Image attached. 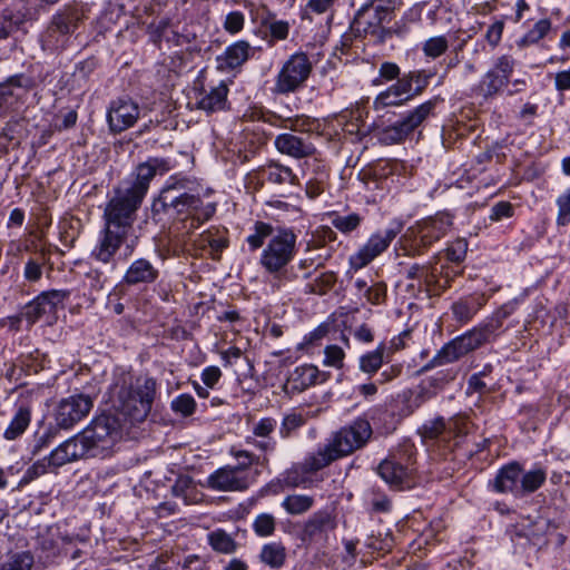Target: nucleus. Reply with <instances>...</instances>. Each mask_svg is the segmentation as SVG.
I'll return each instance as SVG.
<instances>
[{
  "mask_svg": "<svg viewBox=\"0 0 570 570\" xmlns=\"http://www.w3.org/2000/svg\"><path fill=\"white\" fill-rule=\"evenodd\" d=\"M277 422L273 417H262L253 424L252 436L246 438V443L262 452H273L276 449V441L272 438Z\"/></svg>",
  "mask_w": 570,
  "mask_h": 570,
  "instance_id": "21",
  "label": "nucleus"
},
{
  "mask_svg": "<svg viewBox=\"0 0 570 570\" xmlns=\"http://www.w3.org/2000/svg\"><path fill=\"white\" fill-rule=\"evenodd\" d=\"M400 230L401 226H397L396 228H387L383 232L373 234L360 250L351 256L350 262L352 267L360 269L370 264L390 246L391 242L396 237Z\"/></svg>",
  "mask_w": 570,
  "mask_h": 570,
  "instance_id": "17",
  "label": "nucleus"
},
{
  "mask_svg": "<svg viewBox=\"0 0 570 570\" xmlns=\"http://www.w3.org/2000/svg\"><path fill=\"white\" fill-rule=\"evenodd\" d=\"M324 365L337 370L344 366L345 352L338 345H328L324 350Z\"/></svg>",
  "mask_w": 570,
  "mask_h": 570,
  "instance_id": "57",
  "label": "nucleus"
},
{
  "mask_svg": "<svg viewBox=\"0 0 570 570\" xmlns=\"http://www.w3.org/2000/svg\"><path fill=\"white\" fill-rule=\"evenodd\" d=\"M228 87L222 81L209 90H202L196 100L197 109L206 112H216L225 109L227 104Z\"/></svg>",
  "mask_w": 570,
  "mask_h": 570,
  "instance_id": "26",
  "label": "nucleus"
},
{
  "mask_svg": "<svg viewBox=\"0 0 570 570\" xmlns=\"http://www.w3.org/2000/svg\"><path fill=\"white\" fill-rule=\"evenodd\" d=\"M487 343L481 331L478 327L455 337L450 343L445 344L438 354L422 368L428 371L432 367L444 365L458 361L460 357L476 350Z\"/></svg>",
  "mask_w": 570,
  "mask_h": 570,
  "instance_id": "12",
  "label": "nucleus"
},
{
  "mask_svg": "<svg viewBox=\"0 0 570 570\" xmlns=\"http://www.w3.org/2000/svg\"><path fill=\"white\" fill-rule=\"evenodd\" d=\"M31 420V412L29 407L20 406L11 420L10 424L4 431V438L7 440H16L19 438L26 429L29 426Z\"/></svg>",
  "mask_w": 570,
  "mask_h": 570,
  "instance_id": "35",
  "label": "nucleus"
},
{
  "mask_svg": "<svg viewBox=\"0 0 570 570\" xmlns=\"http://www.w3.org/2000/svg\"><path fill=\"white\" fill-rule=\"evenodd\" d=\"M82 19L80 9L69 3L59 9L48 23L41 37L42 47L49 50L63 48Z\"/></svg>",
  "mask_w": 570,
  "mask_h": 570,
  "instance_id": "7",
  "label": "nucleus"
},
{
  "mask_svg": "<svg viewBox=\"0 0 570 570\" xmlns=\"http://www.w3.org/2000/svg\"><path fill=\"white\" fill-rule=\"evenodd\" d=\"M433 269L436 272V283L435 285H432V295H440L444 292L450 287L452 279L460 274L459 269L445 265H441L440 267L434 265Z\"/></svg>",
  "mask_w": 570,
  "mask_h": 570,
  "instance_id": "41",
  "label": "nucleus"
},
{
  "mask_svg": "<svg viewBox=\"0 0 570 570\" xmlns=\"http://www.w3.org/2000/svg\"><path fill=\"white\" fill-rule=\"evenodd\" d=\"M29 82V79L22 75H16L0 83V108L11 105L14 99L19 98L28 88Z\"/></svg>",
  "mask_w": 570,
  "mask_h": 570,
  "instance_id": "29",
  "label": "nucleus"
},
{
  "mask_svg": "<svg viewBox=\"0 0 570 570\" xmlns=\"http://www.w3.org/2000/svg\"><path fill=\"white\" fill-rule=\"evenodd\" d=\"M451 226V216L442 213L434 217H429L409 228L405 237L412 239L411 247L413 253L421 254L423 249L445 236Z\"/></svg>",
  "mask_w": 570,
  "mask_h": 570,
  "instance_id": "11",
  "label": "nucleus"
},
{
  "mask_svg": "<svg viewBox=\"0 0 570 570\" xmlns=\"http://www.w3.org/2000/svg\"><path fill=\"white\" fill-rule=\"evenodd\" d=\"M377 471L381 478L393 487L402 485L407 476V469L394 460H384Z\"/></svg>",
  "mask_w": 570,
  "mask_h": 570,
  "instance_id": "31",
  "label": "nucleus"
},
{
  "mask_svg": "<svg viewBox=\"0 0 570 570\" xmlns=\"http://www.w3.org/2000/svg\"><path fill=\"white\" fill-rule=\"evenodd\" d=\"M430 75L425 73L424 71H412L407 75H404V78L409 80L411 87H412V94L410 97L419 96L423 92V90L429 85Z\"/></svg>",
  "mask_w": 570,
  "mask_h": 570,
  "instance_id": "58",
  "label": "nucleus"
},
{
  "mask_svg": "<svg viewBox=\"0 0 570 570\" xmlns=\"http://www.w3.org/2000/svg\"><path fill=\"white\" fill-rule=\"evenodd\" d=\"M446 431V423L443 417H436L425 423L419 433L423 440H436Z\"/></svg>",
  "mask_w": 570,
  "mask_h": 570,
  "instance_id": "51",
  "label": "nucleus"
},
{
  "mask_svg": "<svg viewBox=\"0 0 570 570\" xmlns=\"http://www.w3.org/2000/svg\"><path fill=\"white\" fill-rule=\"evenodd\" d=\"M312 72V63L305 53H295L284 63L277 75L275 91L286 95L299 89Z\"/></svg>",
  "mask_w": 570,
  "mask_h": 570,
  "instance_id": "13",
  "label": "nucleus"
},
{
  "mask_svg": "<svg viewBox=\"0 0 570 570\" xmlns=\"http://www.w3.org/2000/svg\"><path fill=\"white\" fill-rule=\"evenodd\" d=\"M275 147L281 154L295 159L312 157L316 153V147L308 135L281 134L275 138Z\"/></svg>",
  "mask_w": 570,
  "mask_h": 570,
  "instance_id": "19",
  "label": "nucleus"
},
{
  "mask_svg": "<svg viewBox=\"0 0 570 570\" xmlns=\"http://www.w3.org/2000/svg\"><path fill=\"white\" fill-rule=\"evenodd\" d=\"M158 269L146 258L135 259L124 275L127 285L150 284L158 278Z\"/></svg>",
  "mask_w": 570,
  "mask_h": 570,
  "instance_id": "25",
  "label": "nucleus"
},
{
  "mask_svg": "<svg viewBox=\"0 0 570 570\" xmlns=\"http://www.w3.org/2000/svg\"><path fill=\"white\" fill-rule=\"evenodd\" d=\"M254 55V48L245 40H238L228 46L216 57L217 69L232 71L242 67Z\"/></svg>",
  "mask_w": 570,
  "mask_h": 570,
  "instance_id": "20",
  "label": "nucleus"
},
{
  "mask_svg": "<svg viewBox=\"0 0 570 570\" xmlns=\"http://www.w3.org/2000/svg\"><path fill=\"white\" fill-rule=\"evenodd\" d=\"M303 423L304 419L301 414L291 413L285 415L279 428V435L283 439L289 438Z\"/></svg>",
  "mask_w": 570,
  "mask_h": 570,
  "instance_id": "59",
  "label": "nucleus"
},
{
  "mask_svg": "<svg viewBox=\"0 0 570 570\" xmlns=\"http://www.w3.org/2000/svg\"><path fill=\"white\" fill-rule=\"evenodd\" d=\"M276 521L269 513L258 514L253 523L255 533L259 537H269L275 532Z\"/></svg>",
  "mask_w": 570,
  "mask_h": 570,
  "instance_id": "49",
  "label": "nucleus"
},
{
  "mask_svg": "<svg viewBox=\"0 0 570 570\" xmlns=\"http://www.w3.org/2000/svg\"><path fill=\"white\" fill-rule=\"evenodd\" d=\"M259 559L264 564L273 569H279L284 566L286 560V548L281 542L264 544L261 550Z\"/></svg>",
  "mask_w": 570,
  "mask_h": 570,
  "instance_id": "33",
  "label": "nucleus"
},
{
  "mask_svg": "<svg viewBox=\"0 0 570 570\" xmlns=\"http://www.w3.org/2000/svg\"><path fill=\"white\" fill-rule=\"evenodd\" d=\"M39 9L6 8L0 12V40L12 38L19 40L28 33L27 23L38 19Z\"/></svg>",
  "mask_w": 570,
  "mask_h": 570,
  "instance_id": "16",
  "label": "nucleus"
},
{
  "mask_svg": "<svg viewBox=\"0 0 570 570\" xmlns=\"http://www.w3.org/2000/svg\"><path fill=\"white\" fill-rule=\"evenodd\" d=\"M46 263V257L40 254L36 257H30L26 265L23 276L28 282H38L42 276V267Z\"/></svg>",
  "mask_w": 570,
  "mask_h": 570,
  "instance_id": "50",
  "label": "nucleus"
},
{
  "mask_svg": "<svg viewBox=\"0 0 570 570\" xmlns=\"http://www.w3.org/2000/svg\"><path fill=\"white\" fill-rule=\"evenodd\" d=\"M372 3L364 6L361 8L355 17V24L357 28L363 27V30L366 32L367 30L380 26L382 22H375V10Z\"/></svg>",
  "mask_w": 570,
  "mask_h": 570,
  "instance_id": "52",
  "label": "nucleus"
},
{
  "mask_svg": "<svg viewBox=\"0 0 570 570\" xmlns=\"http://www.w3.org/2000/svg\"><path fill=\"white\" fill-rule=\"evenodd\" d=\"M35 559L31 552L20 551L11 553L0 563V570H32Z\"/></svg>",
  "mask_w": 570,
  "mask_h": 570,
  "instance_id": "39",
  "label": "nucleus"
},
{
  "mask_svg": "<svg viewBox=\"0 0 570 570\" xmlns=\"http://www.w3.org/2000/svg\"><path fill=\"white\" fill-rule=\"evenodd\" d=\"M237 459H244L237 465H226L216 470L208 478V485L216 491H244L253 481L250 466L259 462V456L242 450L235 452Z\"/></svg>",
  "mask_w": 570,
  "mask_h": 570,
  "instance_id": "6",
  "label": "nucleus"
},
{
  "mask_svg": "<svg viewBox=\"0 0 570 570\" xmlns=\"http://www.w3.org/2000/svg\"><path fill=\"white\" fill-rule=\"evenodd\" d=\"M557 204L559 208L557 223L564 226L570 222V188L558 198Z\"/></svg>",
  "mask_w": 570,
  "mask_h": 570,
  "instance_id": "61",
  "label": "nucleus"
},
{
  "mask_svg": "<svg viewBox=\"0 0 570 570\" xmlns=\"http://www.w3.org/2000/svg\"><path fill=\"white\" fill-rule=\"evenodd\" d=\"M68 296V291L51 289L43 292L26 305L22 312V317L27 320L29 325H32L43 315L55 314L57 307L62 305Z\"/></svg>",
  "mask_w": 570,
  "mask_h": 570,
  "instance_id": "18",
  "label": "nucleus"
},
{
  "mask_svg": "<svg viewBox=\"0 0 570 570\" xmlns=\"http://www.w3.org/2000/svg\"><path fill=\"white\" fill-rule=\"evenodd\" d=\"M185 189V180L165 186L159 197L154 200L151 213L158 220H171L173 232L189 235L214 216L216 205L204 204L199 195L187 193Z\"/></svg>",
  "mask_w": 570,
  "mask_h": 570,
  "instance_id": "2",
  "label": "nucleus"
},
{
  "mask_svg": "<svg viewBox=\"0 0 570 570\" xmlns=\"http://www.w3.org/2000/svg\"><path fill=\"white\" fill-rule=\"evenodd\" d=\"M372 428L367 420L358 417L350 425L333 433L330 442L317 452L306 456L302 463L304 472H316L332 462L347 456L366 445L372 436Z\"/></svg>",
  "mask_w": 570,
  "mask_h": 570,
  "instance_id": "4",
  "label": "nucleus"
},
{
  "mask_svg": "<svg viewBox=\"0 0 570 570\" xmlns=\"http://www.w3.org/2000/svg\"><path fill=\"white\" fill-rule=\"evenodd\" d=\"M551 29V22L549 19L539 20L531 30H529L519 41L520 48L538 43L543 39Z\"/></svg>",
  "mask_w": 570,
  "mask_h": 570,
  "instance_id": "43",
  "label": "nucleus"
},
{
  "mask_svg": "<svg viewBox=\"0 0 570 570\" xmlns=\"http://www.w3.org/2000/svg\"><path fill=\"white\" fill-rule=\"evenodd\" d=\"M335 527V520L330 512L317 511L305 522L301 538L308 542L321 540Z\"/></svg>",
  "mask_w": 570,
  "mask_h": 570,
  "instance_id": "22",
  "label": "nucleus"
},
{
  "mask_svg": "<svg viewBox=\"0 0 570 570\" xmlns=\"http://www.w3.org/2000/svg\"><path fill=\"white\" fill-rule=\"evenodd\" d=\"M87 456L77 435L66 440L55 448L48 456L35 462L26 472L28 480H33L48 472Z\"/></svg>",
  "mask_w": 570,
  "mask_h": 570,
  "instance_id": "10",
  "label": "nucleus"
},
{
  "mask_svg": "<svg viewBox=\"0 0 570 570\" xmlns=\"http://www.w3.org/2000/svg\"><path fill=\"white\" fill-rule=\"evenodd\" d=\"M94 406V400L86 394L62 399L55 410V421L60 429H70L86 417Z\"/></svg>",
  "mask_w": 570,
  "mask_h": 570,
  "instance_id": "15",
  "label": "nucleus"
},
{
  "mask_svg": "<svg viewBox=\"0 0 570 570\" xmlns=\"http://www.w3.org/2000/svg\"><path fill=\"white\" fill-rule=\"evenodd\" d=\"M336 282V275L333 272H325L322 273L316 279L315 284L312 288V291L316 294H324L330 288L333 287V285Z\"/></svg>",
  "mask_w": 570,
  "mask_h": 570,
  "instance_id": "62",
  "label": "nucleus"
},
{
  "mask_svg": "<svg viewBox=\"0 0 570 570\" xmlns=\"http://www.w3.org/2000/svg\"><path fill=\"white\" fill-rule=\"evenodd\" d=\"M513 215V206L509 202H500L491 208L490 219L493 222L509 218Z\"/></svg>",
  "mask_w": 570,
  "mask_h": 570,
  "instance_id": "63",
  "label": "nucleus"
},
{
  "mask_svg": "<svg viewBox=\"0 0 570 570\" xmlns=\"http://www.w3.org/2000/svg\"><path fill=\"white\" fill-rule=\"evenodd\" d=\"M195 409V399L189 394H180L171 401V410L183 416L191 415Z\"/></svg>",
  "mask_w": 570,
  "mask_h": 570,
  "instance_id": "55",
  "label": "nucleus"
},
{
  "mask_svg": "<svg viewBox=\"0 0 570 570\" xmlns=\"http://www.w3.org/2000/svg\"><path fill=\"white\" fill-rule=\"evenodd\" d=\"M507 83L508 80L501 77L499 72L489 70L481 80L479 89L485 98H489L497 95Z\"/></svg>",
  "mask_w": 570,
  "mask_h": 570,
  "instance_id": "40",
  "label": "nucleus"
},
{
  "mask_svg": "<svg viewBox=\"0 0 570 570\" xmlns=\"http://www.w3.org/2000/svg\"><path fill=\"white\" fill-rule=\"evenodd\" d=\"M522 468L512 462L501 468L493 480V489L500 493L511 492L520 498V480Z\"/></svg>",
  "mask_w": 570,
  "mask_h": 570,
  "instance_id": "24",
  "label": "nucleus"
},
{
  "mask_svg": "<svg viewBox=\"0 0 570 570\" xmlns=\"http://www.w3.org/2000/svg\"><path fill=\"white\" fill-rule=\"evenodd\" d=\"M314 503V499L309 495L292 494L287 495L282 505L289 514H302L308 511Z\"/></svg>",
  "mask_w": 570,
  "mask_h": 570,
  "instance_id": "42",
  "label": "nucleus"
},
{
  "mask_svg": "<svg viewBox=\"0 0 570 570\" xmlns=\"http://www.w3.org/2000/svg\"><path fill=\"white\" fill-rule=\"evenodd\" d=\"M547 473L543 469L537 468L523 473L520 480V498L537 491L546 481Z\"/></svg>",
  "mask_w": 570,
  "mask_h": 570,
  "instance_id": "37",
  "label": "nucleus"
},
{
  "mask_svg": "<svg viewBox=\"0 0 570 570\" xmlns=\"http://www.w3.org/2000/svg\"><path fill=\"white\" fill-rule=\"evenodd\" d=\"M328 375L321 372L315 365L305 364L296 367L291 375L294 386L299 390H305L312 385L323 383L327 380Z\"/></svg>",
  "mask_w": 570,
  "mask_h": 570,
  "instance_id": "28",
  "label": "nucleus"
},
{
  "mask_svg": "<svg viewBox=\"0 0 570 570\" xmlns=\"http://www.w3.org/2000/svg\"><path fill=\"white\" fill-rule=\"evenodd\" d=\"M436 272L433 269V265H420L414 264L406 271V277L409 279L419 281V286L422 284L426 287V291L431 294L432 285H435Z\"/></svg>",
  "mask_w": 570,
  "mask_h": 570,
  "instance_id": "36",
  "label": "nucleus"
},
{
  "mask_svg": "<svg viewBox=\"0 0 570 570\" xmlns=\"http://www.w3.org/2000/svg\"><path fill=\"white\" fill-rule=\"evenodd\" d=\"M484 298L478 295H469L452 304L451 311L456 322L468 323L483 306Z\"/></svg>",
  "mask_w": 570,
  "mask_h": 570,
  "instance_id": "27",
  "label": "nucleus"
},
{
  "mask_svg": "<svg viewBox=\"0 0 570 570\" xmlns=\"http://www.w3.org/2000/svg\"><path fill=\"white\" fill-rule=\"evenodd\" d=\"M70 544L71 538L51 532L41 535L39 541L41 551L45 552L48 558L67 554L69 552Z\"/></svg>",
  "mask_w": 570,
  "mask_h": 570,
  "instance_id": "30",
  "label": "nucleus"
},
{
  "mask_svg": "<svg viewBox=\"0 0 570 570\" xmlns=\"http://www.w3.org/2000/svg\"><path fill=\"white\" fill-rule=\"evenodd\" d=\"M296 235L292 229H279L264 248L259 263L271 274L282 272L296 254Z\"/></svg>",
  "mask_w": 570,
  "mask_h": 570,
  "instance_id": "8",
  "label": "nucleus"
},
{
  "mask_svg": "<svg viewBox=\"0 0 570 570\" xmlns=\"http://www.w3.org/2000/svg\"><path fill=\"white\" fill-rule=\"evenodd\" d=\"M198 246L205 248L208 246L210 248V254L213 258H218L220 252L227 247V240L223 237H214V235L208 230L199 235L197 240Z\"/></svg>",
  "mask_w": 570,
  "mask_h": 570,
  "instance_id": "48",
  "label": "nucleus"
},
{
  "mask_svg": "<svg viewBox=\"0 0 570 570\" xmlns=\"http://www.w3.org/2000/svg\"><path fill=\"white\" fill-rule=\"evenodd\" d=\"M468 252V242L464 238H458L452 242L445 249L446 258L452 262L460 264L465 259Z\"/></svg>",
  "mask_w": 570,
  "mask_h": 570,
  "instance_id": "56",
  "label": "nucleus"
},
{
  "mask_svg": "<svg viewBox=\"0 0 570 570\" xmlns=\"http://www.w3.org/2000/svg\"><path fill=\"white\" fill-rule=\"evenodd\" d=\"M142 199L137 198L127 189H117L114 197L107 203L104 210V229L91 257L102 263L106 268L112 272L116 266V254L124 244H127L132 233V225L136 219V210Z\"/></svg>",
  "mask_w": 570,
  "mask_h": 570,
  "instance_id": "1",
  "label": "nucleus"
},
{
  "mask_svg": "<svg viewBox=\"0 0 570 570\" xmlns=\"http://www.w3.org/2000/svg\"><path fill=\"white\" fill-rule=\"evenodd\" d=\"M375 8V22H384L390 16L402 6V0H372Z\"/></svg>",
  "mask_w": 570,
  "mask_h": 570,
  "instance_id": "46",
  "label": "nucleus"
},
{
  "mask_svg": "<svg viewBox=\"0 0 570 570\" xmlns=\"http://www.w3.org/2000/svg\"><path fill=\"white\" fill-rule=\"evenodd\" d=\"M209 543L215 551L232 553L236 549L233 538L223 530H216L208 535Z\"/></svg>",
  "mask_w": 570,
  "mask_h": 570,
  "instance_id": "45",
  "label": "nucleus"
},
{
  "mask_svg": "<svg viewBox=\"0 0 570 570\" xmlns=\"http://www.w3.org/2000/svg\"><path fill=\"white\" fill-rule=\"evenodd\" d=\"M441 100V98L435 97L415 107L393 125L385 127L380 134V140L386 145L402 142L433 115L438 102Z\"/></svg>",
  "mask_w": 570,
  "mask_h": 570,
  "instance_id": "9",
  "label": "nucleus"
},
{
  "mask_svg": "<svg viewBox=\"0 0 570 570\" xmlns=\"http://www.w3.org/2000/svg\"><path fill=\"white\" fill-rule=\"evenodd\" d=\"M155 175L156 173L154 167H151L148 161L140 164L137 167L136 180L129 188H127V190L136 195L137 198L142 199L148 190L149 183L155 177Z\"/></svg>",
  "mask_w": 570,
  "mask_h": 570,
  "instance_id": "34",
  "label": "nucleus"
},
{
  "mask_svg": "<svg viewBox=\"0 0 570 570\" xmlns=\"http://www.w3.org/2000/svg\"><path fill=\"white\" fill-rule=\"evenodd\" d=\"M77 438L87 456L106 455L121 439L119 419L114 415H99Z\"/></svg>",
  "mask_w": 570,
  "mask_h": 570,
  "instance_id": "5",
  "label": "nucleus"
},
{
  "mask_svg": "<svg viewBox=\"0 0 570 570\" xmlns=\"http://www.w3.org/2000/svg\"><path fill=\"white\" fill-rule=\"evenodd\" d=\"M273 227L264 222H257L255 224V233L247 237V243L252 249H258L263 246L265 238L271 236Z\"/></svg>",
  "mask_w": 570,
  "mask_h": 570,
  "instance_id": "54",
  "label": "nucleus"
},
{
  "mask_svg": "<svg viewBox=\"0 0 570 570\" xmlns=\"http://www.w3.org/2000/svg\"><path fill=\"white\" fill-rule=\"evenodd\" d=\"M510 315V312L502 307L497 311L493 316L485 322L483 325L478 326L479 331L482 332L487 342L490 340L492 335L502 326L503 321Z\"/></svg>",
  "mask_w": 570,
  "mask_h": 570,
  "instance_id": "47",
  "label": "nucleus"
},
{
  "mask_svg": "<svg viewBox=\"0 0 570 570\" xmlns=\"http://www.w3.org/2000/svg\"><path fill=\"white\" fill-rule=\"evenodd\" d=\"M139 104L128 96L110 101L107 109V124L111 134L117 135L134 127L140 117Z\"/></svg>",
  "mask_w": 570,
  "mask_h": 570,
  "instance_id": "14",
  "label": "nucleus"
},
{
  "mask_svg": "<svg viewBox=\"0 0 570 570\" xmlns=\"http://www.w3.org/2000/svg\"><path fill=\"white\" fill-rule=\"evenodd\" d=\"M244 24H245L244 13L240 11H232L226 16L223 27L226 32H228L230 35H236L243 30Z\"/></svg>",
  "mask_w": 570,
  "mask_h": 570,
  "instance_id": "60",
  "label": "nucleus"
},
{
  "mask_svg": "<svg viewBox=\"0 0 570 570\" xmlns=\"http://www.w3.org/2000/svg\"><path fill=\"white\" fill-rule=\"evenodd\" d=\"M156 386L153 377H135L130 372L121 371L110 387L112 405L132 423L142 422L151 411Z\"/></svg>",
  "mask_w": 570,
  "mask_h": 570,
  "instance_id": "3",
  "label": "nucleus"
},
{
  "mask_svg": "<svg viewBox=\"0 0 570 570\" xmlns=\"http://www.w3.org/2000/svg\"><path fill=\"white\" fill-rule=\"evenodd\" d=\"M386 357V345L384 343H380L374 351L367 352L360 357V370L372 376L374 375L383 365Z\"/></svg>",
  "mask_w": 570,
  "mask_h": 570,
  "instance_id": "32",
  "label": "nucleus"
},
{
  "mask_svg": "<svg viewBox=\"0 0 570 570\" xmlns=\"http://www.w3.org/2000/svg\"><path fill=\"white\" fill-rule=\"evenodd\" d=\"M449 49V41L445 36H434L426 39L422 45V51L426 58L438 59Z\"/></svg>",
  "mask_w": 570,
  "mask_h": 570,
  "instance_id": "44",
  "label": "nucleus"
},
{
  "mask_svg": "<svg viewBox=\"0 0 570 570\" xmlns=\"http://www.w3.org/2000/svg\"><path fill=\"white\" fill-rule=\"evenodd\" d=\"M361 222L362 217L356 213H352L346 216L336 215L332 219V225L340 232L347 234L355 230L360 226Z\"/></svg>",
  "mask_w": 570,
  "mask_h": 570,
  "instance_id": "53",
  "label": "nucleus"
},
{
  "mask_svg": "<svg viewBox=\"0 0 570 570\" xmlns=\"http://www.w3.org/2000/svg\"><path fill=\"white\" fill-rule=\"evenodd\" d=\"M412 94V87L407 79L399 78L397 81L382 91L373 101L374 108L381 110L390 106H399L403 101L409 100Z\"/></svg>",
  "mask_w": 570,
  "mask_h": 570,
  "instance_id": "23",
  "label": "nucleus"
},
{
  "mask_svg": "<svg viewBox=\"0 0 570 570\" xmlns=\"http://www.w3.org/2000/svg\"><path fill=\"white\" fill-rule=\"evenodd\" d=\"M86 278L90 281V287L96 292L101 291L105 287V284L108 282L107 275L97 268H91L86 274Z\"/></svg>",
  "mask_w": 570,
  "mask_h": 570,
  "instance_id": "64",
  "label": "nucleus"
},
{
  "mask_svg": "<svg viewBox=\"0 0 570 570\" xmlns=\"http://www.w3.org/2000/svg\"><path fill=\"white\" fill-rule=\"evenodd\" d=\"M264 177L274 184H292L295 185L297 181L296 175L289 167H285L279 164H271L263 170Z\"/></svg>",
  "mask_w": 570,
  "mask_h": 570,
  "instance_id": "38",
  "label": "nucleus"
}]
</instances>
